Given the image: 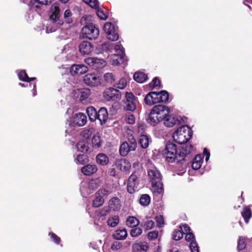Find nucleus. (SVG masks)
I'll return each mask as SVG.
<instances>
[{"mask_svg":"<svg viewBox=\"0 0 252 252\" xmlns=\"http://www.w3.org/2000/svg\"><path fill=\"white\" fill-rule=\"evenodd\" d=\"M192 149V145H186L183 147L178 153L176 150L175 144L168 143L165 146L163 154L167 162H173L176 161L179 166L180 165L182 168L181 170V172L178 174H181L186 172L187 163L186 162L185 157L190 153Z\"/></svg>","mask_w":252,"mask_h":252,"instance_id":"1","label":"nucleus"},{"mask_svg":"<svg viewBox=\"0 0 252 252\" xmlns=\"http://www.w3.org/2000/svg\"><path fill=\"white\" fill-rule=\"evenodd\" d=\"M49 14L50 15L49 22L50 23V24H52L53 25V26L50 25L47 26V33L55 32L63 24L58 4L54 3L51 6Z\"/></svg>","mask_w":252,"mask_h":252,"instance_id":"2","label":"nucleus"},{"mask_svg":"<svg viewBox=\"0 0 252 252\" xmlns=\"http://www.w3.org/2000/svg\"><path fill=\"white\" fill-rule=\"evenodd\" d=\"M170 113L169 107L163 105L155 106L151 110L148 121L149 123L155 125L162 120H164L166 116Z\"/></svg>","mask_w":252,"mask_h":252,"instance_id":"3","label":"nucleus"},{"mask_svg":"<svg viewBox=\"0 0 252 252\" xmlns=\"http://www.w3.org/2000/svg\"><path fill=\"white\" fill-rule=\"evenodd\" d=\"M148 175L152 184L154 192L161 194L163 191V184L161 182V175L160 172L155 167H153L148 170Z\"/></svg>","mask_w":252,"mask_h":252,"instance_id":"4","label":"nucleus"},{"mask_svg":"<svg viewBox=\"0 0 252 252\" xmlns=\"http://www.w3.org/2000/svg\"><path fill=\"white\" fill-rule=\"evenodd\" d=\"M192 130L187 126L179 127L173 134L174 141L179 144H184L191 137Z\"/></svg>","mask_w":252,"mask_h":252,"instance_id":"5","label":"nucleus"},{"mask_svg":"<svg viewBox=\"0 0 252 252\" xmlns=\"http://www.w3.org/2000/svg\"><path fill=\"white\" fill-rule=\"evenodd\" d=\"M98 29L93 24H89L83 27L80 36L83 38L95 40L99 35Z\"/></svg>","mask_w":252,"mask_h":252,"instance_id":"6","label":"nucleus"},{"mask_svg":"<svg viewBox=\"0 0 252 252\" xmlns=\"http://www.w3.org/2000/svg\"><path fill=\"white\" fill-rule=\"evenodd\" d=\"M139 101L137 97L130 92H126L124 101V108L126 111L133 112L137 107Z\"/></svg>","mask_w":252,"mask_h":252,"instance_id":"7","label":"nucleus"},{"mask_svg":"<svg viewBox=\"0 0 252 252\" xmlns=\"http://www.w3.org/2000/svg\"><path fill=\"white\" fill-rule=\"evenodd\" d=\"M130 143L127 142H123L120 146L119 152L121 156H126L129 151H134L137 147L136 140L132 138L129 140Z\"/></svg>","mask_w":252,"mask_h":252,"instance_id":"8","label":"nucleus"},{"mask_svg":"<svg viewBox=\"0 0 252 252\" xmlns=\"http://www.w3.org/2000/svg\"><path fill=\"white\" fill-rule=\"evenodd\" d=\"M103 29L109 40L115 41L118 39V34L114 26L111 23L107 22L105 23Z\"/></svg>","mask_w":252,"mask_h":252,"instance_id":"9","label":"nucleus"},{"mask_svg":"<svg viewBox=\"0 0 252 252\" xmlns=\"http://www.w3.org/2000/svg\"><path fill=\"white\" fill-rule=\"evenodd\" d=\"M103 96L107 101H115L120 99L121 97L120 92L113 88L106 89L104 92Z\"/></svg>","mask_w":252,"mask_h":252,"instance_id":"10","label":"nucleus"},{"mask_svg":"<svg viewBox=\"0 0 252 252\" xmlns=\"http://www.w3.org/2000/svg\"><path fill=\"white\" fill-rule=\"evenodd\" d=\"M109 194V191L106 189H99L95 194V197L93 200V205L94 207H99L104 203L103 196H107Z\"/></svg>","mask_w":252,"mask_h":252,"instance_id":"11","label":"nucleus"},{"mask_svg":"<svg viewBox=\"0 0 252 252\" xmlns=\"http://www.w3.org/2000/svg\"><path fill=\"white\" fill-rule=\"evenodd\" d=\"M103 49L112 52L114 50L115 54H122L125 55L124 53V48L122 46L118 43H104L102 45Z\"/></svg>","mask_w":252,"mask_h":252,"instance_id":"12","label":"nucleus"},{"mask_svg":"<svg viewBox=\"0 0 252 252\" xmlns=\"http://www.w3.org/2000/svg\"><path fill=\"white\" fill-rule=\"evenodd\" d=\"M85 62L94 69L101 68L105 65V62L103 60L97 58H87Z\"/></svg>","mask_w":252,"mask_h":252,"instance_id":"13","label":"nucleus"},{"mask_svg":"<svg viewBox=\"0 0 252 252\" xmlns=\"http://www.w3.org/2000/svg\"><path fill=\"white\" fill-rule=\"evenodd\" d=\"M139 181L137 176L134 174L129 177L127 183V191L130 193H134L137 190Z\"/></svg>","mask_w":252,"mask_h":252,"instance_id":"14","label":"nucleus"},{"mask_svg":"<svg viewBox=\"0 0 252 252\" xmlns=\"http://www.w3.org/2000/svg\"><path fill=\"white\" fill-rule=\"evenodd\" d=\"M84 82L88 86L94 87L99 83V78L94 73H88L84 76Z\"/></svg>","mask_w":252,"mask_h":252,"instance_id":"15","label":"nucleus"},{"mask_svg":"<svg viewBox=\"0 0 252 252\" xmlns=\"http://www.w3.org/2000/svg\"><path fill=\"white\" fill-rule=\"evenodd\" d=\"M79 51L83 55H88L94 50L92 44L89 41H83L79 45Z\"/></svg>","mask_w":252,"mask_h":252,"instance_id":"16","label":"nucleus"},{"mask_svg":"<svg viewBox=\"0 0 252 252\" xmlns=\"http://www.w3.org/2000/svg\"><path fill=\"white\" fill-rule=\"evenodd\" d=\"M88 70V67L82 64H74L70 68V73L72 75H80Z\"/></svg>","mask_w":252,"mask_h":252,"instance_id":"17","label":"nucleus"},{"mask_svg":"<svg viewBox=\"0 0 252 252\" xmlns=\"http://www.w3.org/2000/svg\"><path fill=\"white\" fill-rule=\"evenodd\" d=\"M87 123V116L82 113L76 114L74 117L72 124L74 126H84Z\"/></svg>","mask_w":252,"mask_h":252,"instance_id":"18","label":"nucleus"},{"mask_svg":"<svg viewBox=\"0 0 252 252\" xmlns=\"http://www.w3.org/2000/svg\"><path fill=\"white\" fill-rule=\"evenodd\" d=\"M52 0H31L30 5L31 9L37 11L43 5H48L51 3Z\"/></svg>","mask_w":252,"mask_h":252,"instance_id":"19","label":"nucleus"},{"mask_svg":"<svg viewBox=\"0 0 252 252\" xmlns=\"http://www.w3.org/2000/svg\"><path fill=\"white\" fill-rule=\"evenodd\" d=\"M116 166L122 171H128L131 167L129 162L126 159H118L116 161Z\"/></svg>","mask_w":252,"mask_h":252,"instance_id":"20","label":"nucleus"},{"mask_svg":"<svg viewBox=\"0 0 252 252\" xmlns=\"http://www.w3.org/2000/svg\"><path fill=\"white\" fill-rule=\"evenodd\" d=\"M148 248L147 243L137 242L132 246V252H147Z\"/></svg>","mask_w":252,"mask_h":252,"instance_id":"21","label":"nucleus"},{"mask_svg":"<svg viewBox=\"0 0 252 252\" xmlns=\"http://www.w3.org/2000/svg\"><path fill=\"white\" fill-rule=\"evenodd\" d=\"M97 168L94 164H87L84 166L82 169V172L86 176L91 175L96 172Z\"/></svg>","mask_w":252,"mask_h":252,"instance_id":"22","label":"nucleus"},{"mask_svg":"<svg viewBox=\"0 0 252 252\" xmlns=\"http://www.w3.org/2000/svg\"><path fill=\"white\" fill-rule=\"evenodd\" d=\"M179 120L175 116L167 115L164 120V125L167 127H172L179 123Z\"/></svg>","mask_w":252,"mask_h":252,"instance_id":"23","label":"nucleus"},{"mask_svg":"<svg viewBox=\"0 0 252 252\" xmlns=\"http://www.w3.org/2000/svg\"><path fill=\"white\" fill-rule=\"evenodd\" d=\"M121 207L120 200L118 197H113L109 201V208L110 210L118 211Z\"/></svg>","mask_w":252,"mask_h":252,"instance_id":"24","label":"nucleus"},{"mask_svg":"<svg viewBox=\"0 0 252 252\" xmlns=\"http://www.w3.org/2000/svg\"><path fill=\"white\" fill-rule=\"evenodd\" d=\"M108 117L107 110L105 108L102 107L97 112V119L99 120L101 125L105 123L108 119Z\"/></svg>","mask_w":252,"mask_h":252,"instance_id":"25","label":"nucleus"},{"mask_svg":"<svg viewBox=\"0 0 252 252\" xmlns=\"http://www.w3.org/2000/svg\"><path fill=\"white\" fill-rule=\"evenodd\" d=\"M125 62V56L122 54H113L110 59V63L113 65L123 63Z\"/></svg>","mask_w":252,"mask_h":252,"instance_id":"26","label":"nucleus"},{"mask_svg":"<svg viewBox=\"0 0 252 252\" xmlns=\"http://www.w3.org/2000/svg\"><path fill=\"white\" fill-rule=\"evenodd\" d=\"M99 184V180L98 179H96L84 181V185L86 186H89V188L91 189V190L93 192L94 189H96L98 187Z\"/></svg>","mask_w":252,"mask_h":252,"instance_id":"27","label":"nucleus"},{"mask_svg":"<svg viewBox=\"0 0 252 252\" xmlns=\"http://www.w3.org/2000/svg\"><path fill=\"white\" fill-rule=\"evenodd\" d=\"M76 93L78 94L80 100L81 101L88 98L91 94L90 90L87 88L78 89Z\"/></svg>","mask_w":252,"mask_h":252,"instance_id":"28","label":"nucleus"},{"mask_svg":"<svg viewBox=\"0 0 252 252\" xmlns=\"http://www.w3.org/2000/svg\"><path fill=\"white\" fill-rule=\"evenodd\" d=\"M127 235L126 230L123 229H119L115 231L113 234V237L117 240H124L126 238Z\"/></svg>","mask_w":252,"mask_h":252,"instance_id":"29","label":"nucleus"},{"mask_svg":"<svg viewBox=\"0 0 252 252\" xmlns=\"http://www.w3.org/2000/svg\"><path fill=\"white\" fill-rule=\"evenodd\" d=\"M203 162V157L200 155H198L194 158L192 163V168L194 170H197L199 169Z\"/></svg>","mask_w":252,"mask_h":252,"instance_id":"30","label":"nucleus"},{"mask_svg":"<svg viewBox=\"0 0 252 252\" xmlns=\"http://www.w3.org/2000/svg\"><path fill=\"white\" fill-rule=\"evenodd\" d=\"M150 138L146 134H141L139 139V143L141 148L146 149L149 146Z\"/></svg>","mask_w":252,"mask_h":252,"instance_id":"31","label":"nucleus"},{"mask_svg":"<svg viewBox=\"0 0 252 252\" xmlns=\"http://www.w3.org/2000/svg\"><path fill=\"white\" fill-rule=\"evenodd\" d=\"M148 78L147 75L141 72H136L133 75V79L138 83H142Z\"/></svg>","mask_w":252,"mask_h":252,"instance_id":"32","label":"nucleus"},{"mask_svg":"<svg viewBox=\"0 0 252 252\" xmlns=\"http://www.w3.org/2000/svg\"><path fill=\"white\" fill-rule=\"evenodd\" d=\"M77 150L81 152H87L89 150V147L87 141L84 140L80 141L76 145Z\"/></svg>","mask_w":252,"mask_h":252,"instance_id":"33","label":"nucleus"},{"mask_svg":"<svg viewBox=\"0 0 252 252\" xmlns=\"http://www.w3.org/2000/svg\"><path fill=\"white\" fill-rule=\"evenodd\" d=\"M86 111L91 121L93 122L96 120L97 117V112L94 107H88Z\"/></svg>","mask_w":252,"mask_h":252,"instance_id":"34","label":"nucleus"},{"mask_svg":"<svg viewBox=\"0 0 252 252\" xmlns=\"http://www.w3.org/2000/svg\"><path fill=\"white\" fill-rule=\"evenodd\" d=\"M140 222L136 218L131 216L129 217L126 220V225L130 227L138 226Z\"/></svg>","mask_w":252,"mask_h":252,"instance_id":"35","label":"nucleus"},{"mask_svg":"<svg viewBox=\"0 0 252 252\" xmlns=\"http://www.w3.org/2000/svg\"><path fill=\"white\" fill-rule=\"evenodd\" d=\"M109 158L104 154H99L96 157L97 163L101 165H105L109 162Z\"/></svg>","mask_w":252,"mask_h":252,"instance_id":"36","label":"nucleus"},{"mask_svg":"<svg viewBox=\"0 0 252 252\" xmlns=\"http://www.w3.org/2000/svg\"><path fill=\"white\" fill-rule=\"evenodd\" d=\"M158 97L159 98V102H166L168 101L169 98V94L167 91H161L160 92H158Z\"/></svg>","mask_w":252,"mask_h":252,"instance_id":"37","label":"nucleus"},{"mask_svg":"<svg viewBox=\"0 0 252 252\" xmlns=\"http://www.w3.org/2000/svg\"><path fill=\"white\" fill-rule=\"evenodd\" d=\"M151 201V198L150 196L147 194H142L139 199V203L143 206H148Z\"/></svg>","mask_w":252,"mask_h":252,"instance_id":"38","label":"nucleus"},{"mask_svg":"<svg viewBox=\"0 0 252 252\" xmlns=\"http://www.w3.org/2000/svg\"><path fill=\"white\" fill-rule=\"evenodd\" d=\"M84 181L82 182L80 186V191L83 197H86L89 194L92 193L91 189L89 188V186H86L84 185Z\"/></svg>","mask_w":252,"mask_h":252,"instance_id":"39","label":"nucleus"},{"mask_svg":"<svg viewBox=\"0 0 252 252\" xmlns=\"http://www.w3.org/2000/svg\"><path fill=\"white\" fill-rule=\"evenodd\" d=\"M94 132L95 129L93 127H91L88 129H84L82 132V135L84 138L88 139L91 138V136L93 134H95Z\"/></svg>","mask_w":252,"mask_h":252,"instance_id":"40","label":"nucleus"},{"mask_svg":"<svg viewBox=\"0 0 252 252\" xmlns=\"http://www.w3.org/2000/svg\"><path fill=\"white\" fill-rule=\"evenodd\" d=\"M92 145L95 149L98 148L101 146V141L100 136L97 134H94L92 139Z\"/></svg>","mask_w":252,"mask_h":252,"instance_id":"41","label":"nucleus"},{"mask_svg":"<svg viewBox=\"0 0 252 252\" xmlns=\"http://www.w3.org/2000/svg\"><path fill=\"white\" fill-rule=\"evenodd\" d=\"M246 223H248L249 220L252 216L251 211L250 209L248 208H244L241 213Z\"/></svg>","mask_w":252,"mask_h":252,"instance_id":"42","label":"nucleus"},{"mask_svg":"<svg viewBox=\"0 0 252 252\" xmlns=\"http://www.w3.org/2000/svg\"><path fill=\"white\" fill-rule=\"evenodd\" d=\"M104 79L106 82L112 84L114 82L116 78L112 73H106L104 75Z\"/></svg>","mask_w":252,"mask_h":252,"instance_id":"43","label":"nucleus"},{"mask_svg":"<svg viewBox=\"0 0 252 252\" xmlns=\"http://www.w3.org/2000/svg\"><path fill=\"white\" fill-rule=\"evenodd\" d=\"M119 223V218L117 216H115L110 218L107 220V224L109 226L114 227L116 226Z\"/></svg>","mask_w":252,"mask_h":252,"instance_id":"44","label":"nucleus"},{"mask_svg":"<svg viewBox=\"0 0 252 252\" xmlns=\"http://www.w3.org/2000/svg\"><path fill=\"white\" fill-rule=\"evenodd\" d=\"M75 161L80 164H84L88 161L87 157L85 155H79L75 158Z\"/></svg>","mask_w":252,"mask_h":252,"instance_id":"45","label":"nucleus"},{"mask_svg":"<svg viewBox=\"0 0 252 252\" xmlns=\"http://www.w3.org/2000/svg\"><path fill=\"white\" fill-rule=\"evenodd\" d=\"M83 1L93 8H98L99 3L97 0H83Z\"/></svg>","mask_w":252,"mask_h":252,"instance_id":"46","label":"nucleus"},{"mask_svg":"<svg viewBox=\"0 0 252 252\" xmlns=\"http://www.w3.org/2000/svg\"><path fill=\"white\" fill-rule=\"evenodd\" d=\"M127 82L126 79L121 78L119 82L115 85V87L118 89H124L126 86Z\"/></svg>","mask_w":252,"mask_h":252,"instance_id":"47","label":"nucleus"},{"mask_svg":"<svg viewBox=\"0 0 252 252\" xmlns=\"http://www.w3.org/2000/svg\"><path fill=\"white\" fill-rule=\"evenodd\" d=\"M183 237V232L180 230H175L172 233V238L176 241L180 240Z\"/></svg>","mask_w":252,"mask_h":252,"instance_id":"48","label":"nucleus"},{"mask_svg":"<svg viewBox=\"0 0 252 252\" xmlns=\"http://www.w3.org/2000/svg\"><path fill=\"white\" fill-rule=\"evenodd\" d=\"M130 231V235L132 237H137L142 233V230L141 228L137 226L132 227Z\"/></svg>","mask_w":252,"mask_h":252,"instance_id":"49","label":"nucleus"},{"mask_svg":"<svg viewBox=\"0 0 252 252\" xmlns=\"http://www.w3.org/2000/svg\"><path fill=\"white\" fill-rule=\"evenodd\" d=\"M246 247L245 239L244 237H240L238 242V249L239 250H243Z\"/></svg>","mask_w":252,"mask_h":252,"instance_id":"50","label":"nucleus"},{"mask_svg":"<svg viewBox=\"0 0 252 252\" xmlns=\"http://www.w3.org/2000/svg\"><path fill=\"white\" fill-rule=\"evenodd\" d=\"M155 225V222L152 220H147L145 221L143 227L146 230L152 229Z\"/></svg>","mask_w":252,"mask_h":252,"instance_id":"51","label":"nucleus"},{"mask_svg":"<svg viewBox=\"0 0 252 252\" xmlns=\"http://www.w3.org/2000/svg\"><path fill=\"white\" fill-rule=\"evenodd\" d=\"M126 121L129 124H133L135 123V117L133 114H127L126 115Z\"/></svg>","mask_w":252,"mask_h":252,"instance_id":"52","label":"nucleus"},{"mask_svg":"<svg viewBox=\"0 0 252 252\" xmlns=\"http://www.w3.org/2000/svg\"><path fill=\"white\" fill-rule=\"evenodd\" d=\"M96 10V14L97 16L101 19V20H106L107 18V15L104 13L103 10L100 8H97Z\"/></svg>","mask_w":252,"mask_h":252,"instance_id":"53","label":"nucleus"},{"mask_svg":"<svg viewBox=\"0 0 252 252\" xmlns=\"http://www.w3.org/2000/svg\"><path fill=\"white\" fill-rule=\"evenodd\" d=\"M190 249L191 252H199V247L196 241H193L189 244Z\"/></svg>","mask_w":252,"mask_h":252,"instance_id":"54","label":"nucleus"},{"mask_svg":"<svg viewBox=\"0 0 252 252\" xmlns=\"http://www.w3.org/2000/svg\"><path fill=\"white\" fill-rule=\"evenodd\" d=\"M156 221L157 225L158 227H161L163 226L164 224V220L163 217L161 215L158 216L156 217Z\"/></svg>","mask_w":252,"mask_h":252,"instance_id":"55","label":"nucleus"},{"mask_svg":"<svg viewBox=\"0 0 252 252\" xmlns=\"http://www.w3.org/2000/svg\"><path fill=\"white\" fill-rule=\"evenodd\" d=\"M144 101L146 104L148 105H152L154 104L153 102L154 101L152 100V98L151 97V94L150 93H149L145 96Z\"/></svg>","mask_w":252,"mask_h":252,"instance_id":"56","label":"nucleus"},{"mask_svg":"<svg viewBox=\"0 0 252 252\" xmlns=\"http://www.w3.org/2000/svg\"><path fill=\"white\" fill-rule=\"evenodd\" d=\"M185 239L187 241L190 242V243L193 241H195L194 235L192 233L189 232L186 233Z\"/></svg>","mask_w":252,"mask_h":252,"instance_id":"57","label":"nucleus"},{"mask_svg":"<svg viewBox=\"0 0 252 252\" xmlns=\"http://www.w3.org/2000/svg\"><path fill=\"white\" fill-rule=\"evenodd\" d=\"M19 78L23 81H27V79L28 78V76L26 73L25 70L21 71L18 74Z\"/></svg>","mask_w":252,"mask_h":252,"instance_id":"58","label":"nucleus"},{"mask_svg":"<svg viewBox=\"0 0 252 252\" xmlns=\"http://www.w3.org/2000/svg\"><path fill=\"white\" fill-rule=\"evenodd\" d=\"M151 94V97L152 98V100L154 101V103H159V99L158 97V95L159 94H158L157 92H152L150 93Z\"/></svg>","mask_w":252,"mask_h":252,"instance_id":"59","label":"nucleus"},{"mask_svg":"<svg viewBox=\"0 0 252 252\" xmlns=\"http://www.w3.org/2000/svg\"><path fill=\"white\" fill-rule=\"evenodd\" d=\"M180 228L181 229V231L182 232H183V234L187 233L189 232V231L190 230L189 227L187 224H186L181 225Z\"/></svg>","mask_w":252,"mask_h":252,"instance_id":"60","label":"nucleus"},{"mask_svg":"<svg viewBox=\"0 0 252 252\" xmlns=\"http://www.w3.org/2000/svg\"><path fill=\"white\" fill-rule=\"evenodd\" d=\"M121 247L122 245L120 243V242L116 241L112 244L111 246V249L113 250H118L120 249L121 248Z\"/></svg>","mask_w":252,"mask_h":252,"instance_id":"61","label":"nucleus"},{"mask_svg":"<svg viewBox=\"0 0 252 252\" xmlns=\"http://www.w3.org/2000/svg\"><path fill=\"white\" fill-rule=\"evenodd\" d=\"M148 236L150 239H155L158 236V232L155 231H151L148 233Z\"/></svg>","mask_w":252,"mask_h":252,"instance_id":"62","label":"nucleus"},{"mask_svg":"<svg viewBox=\"0 0 252 252\" xmlns=\"http://www.w3.org/2000/svg\"><path fill=\"white\" fill-rule=\"evenodd\" d=\"M51 235V238L53 239V241L56 244H59L61 241L60 238L55 234L52 233L49 234Z\"/></svg>","mask_w":252,"mask_h":252,"instance_id":"63","label":"nucleus"},{"mask_svg":"<svg viewBox=\"0 0 252 252\" xmlns=\"http://www.w3.org/2000/svg\"><path fill=\"white\" fill-rule=\"evenodd\" d=\"M152 83L154 87L158 86L160 85V80L157 77H155L153 79Z\"/></svg>","mask_w":252,"mask_h":252,"instance_id":"64","label":"nucleus"}]
</instances>
